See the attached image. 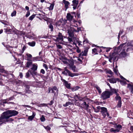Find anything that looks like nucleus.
<instances>
[{
	"instance_id": "nucleus-54",
	"label": "nucleus",
	"mask_w": 133,
	"mask_h": 133,
	"mask_svg": "<svg viewBox=\"0 0 133 133\" xmlns=\"http://www.w3.org/2000/svg\"><path fill=\"white\" fill-rule=\"evenodd\" d=\"M43 66L46 69V70H47L48 69V67L47 66V65L45 64H44L43 65Z\"/></svg>"
},
{
	"instance_id": "nucleus-8",
	"label": "nucleus",
	"mask_w": 133,
	"mask_h": 133,
	"mask_svg": "<svg viewBox=\"0 0 133 133\" xmlns=\"http://www.w3.org/2000/svg\"><path fill=\"white\" fill-rule=\"evenodd\" d=\"M72 6H73V8L74 10L77 8L78 4V1L77 0H74L72 1Z\"/></svg>"
},
{
	"instance_id": "nucleus-13",
	"label": "nucleus",
	"mask_w": 133,
	"mask_h": 133,
	"mask_svg": "<svg viewBox=\"0 0 133 133\" xmlns=\"http://www.w3.org/2000/svg\"><path fill=\"white\" fill-rule=\"evenodd\" d=\"M62 81L64 82L63 84L64 85L65 87L69 89L70 88V84L68 83V82L66 81L64 79H63Z\"/></svg>"
},
{
	"instance_id": "nucleus-15",
	"label": "nucleus",
	"mask_w": 133,
	"mask_h": 133,
	"mask_svg": "<svg viewBox=\"0 0 133 133\" xmlns=\"http://www.w3.org/2000/svg\"><path fill=\"white\" fill-rule=\"evenodd\" d=\"M59 59L60 60H62V61L64 64H66L68 63L67 61V59L66 58H65L63 57H60Z\"/></svg>"
},
{
	"instance_id": "nucleus-9",
	"label": "nucleus",
	"mask_w": 133,
	"mask_h": 133,
	"mask_svg": "<svg viewBox=\"0 0 133 133\" xmlns=\"http://www.w3.org/2000/svg\"><path fill=\"white\" fill-rule=\"evenodd\" d=\"M64 37L65 38V37ZM63 37L62 36V34L60 32H59L58 37L56 38V41H63Z\"/></svg>"
},
{
	"instance_id": "nucleus-47",
	"label": "nucleus",
	"mask_w": 133,
	"mask_h": 133,
	"mask_svg": "<svg viewBox=\"0 0 133 133\" xmlns=\"http://www.w3.org/2000/svg\"><path fill=\"white\" fill-rule=\"evenodd\" d=\"M76 46L77 48V49L76 50V51L78 53H79L80 52H81V50L79 49V48L77 46Z\"/></svg>"
},
{
	"instance_id": "nucleus-14",
	"label": "nucleus",
	"mask_w": 133,
	"mask_h": 133,
	"mask_svg": "<svg viewBox=\"0 0 133 133\" xmlns=\"http://www.w3.org/2000/svg\"><path fill=\"white\" fill-rule=\"evenodd\" d=\"M64 69V71L62 72V73L66 75H67L68 74H67V73L66 72V71H67V73L68 74V75L69 76L71 73L70 71L67 69V67H65Z\"/></svg>"
},
{
	"instance_id": "nucleus-38",
	"label": "nucleus",
	"mask_w": 133,
	"mask_h": 133,
	"mask_svg": "<svg viewBox=\"0 0 133 133\" xmlns=\"http://www.w3.org/2000/svg\"><path fill=\"white\" fill-rule=\"evenodd\" d=\"M79 88V87L78 86H76L75 87H73L72 89V91H76L78 90V89Z\"/></svg>"
},
{
	"instance_id": "nucleus-23",
	"label": "nucleus",
	"mask_w": 133,
	"mask_h": 133,
	"mask_svg": "<svg viewBox=\"0 0 133 133\" xmlns=\"http://www.w3.org/2000/svg\"><path fill=\"white\" fill-rule=\"evenodd\" d=\"M92 53L94 55L98 54V52L97 51V50L96 49V48H94L92 50Z\"/></svg>"
},
{
	"instance_id": "nucleus-18",
	"label": "nucleus",
	"mask_w": 133,
	"mask_h": 133,
	"mask_svg": "<svg viewBox=\"0 0 133 133\" xmlns=\"http://www.w3.org/2000/svg\"><path fill=\"white\" fill-rule=\"evenodd\" d=\"M88 50L87 49H86L84 50L83 52H82L81 53L79 54V56L82 55V56H86L87 55Z\"/></svg>"
},
{
	"instance_id": "nucleus-36",
	"label": "nucleus",
	"mask_w": 133,
	"mask_h": 133,
	"mask_svg": "<svg viewBox=\"0 0 133 133\" xmlns=\"http://www.w3.org/2000/svg\"><path fill=\"white\" fill-rule=\"evenodd\" d=\"M117 66H116L115 68H114L113 71L116 74H117V73L118 72V70L117 69Z\"/></svg>"
},
{
	"instance_id": "nucleus-41",
	"label": "nucleus",
	"mask_w": 133,
	"mask_h": 133,
	"mask_svg": "<svg viewBox=\"0 0 133 133\" xmlns=\"http://www.w3.org/2000/svg\"><path fill=\"white\" fill-rule=\"evenodd\" d=\"M35 15H33L30 16L29 18V19L30 20H32L35 17Z\"/></svg>"
},
{
	"instance_id": "nucleus-25",
	"label": "nucleus",
	"mask_w": 133,
	"mask_h": 133,
	"mask_svg": "<svg viewBox=\"0 0 133 133\" xmlns=\"http://www.w3.org/2000/svg\"><path fill=\"white\" fill-rule=\"evenodd\" d=\"M37 66L35 64L33 65L32 67L31 68V69L34 71H36L37 70Z\"/></svg>"
},
{
	"instance_id": "nucleus-60",
	"label": "nucleus",
	"mask_w": 133,
	"mask_h": 133,
	"mask_svg": "<svg viewBox=\"0 0 133 133\" xmlns=\"http://www.w3.org/2000/svg\"><path fill=\"white\" fill-rule=\"evenodd\" d=\"M101 108L102 107H101L100 106H98L97 107V109H98L99 110L101 109Z\"/></svg>"
},
{
	"instance_id": "nucleus-45",
	"label": "nucleus",
	"mask_w": 133,
	"mask_h": 133,
	"mask_svg": "<svg viewBox=\"0 0 133 133\" xmlns=\"http://www.w3.org/2000/svg\"><path fill=\"white\" fill-rule=\"evenodd\" d=\"M16 14V11H14L11 14V16L12 17L15 16Z\"/></svg>"
},
{
	"instance_id": "nucleus-44",
	"label": "nucleus",
	"mask_w": 133,
	"mask_h": 133,
	"mask_svg": "<svg viewBox=\"0 0 133 133\" xmlns=\"http://www.w3.org/2000/svg\"><path fill=\"white\" fill-rule=\"evenodd\" d=\"M49 28L51 29V31H52L53 30V25L51 24H50L49 25Z\"/></svg>"
},
{
	"instance_id": "nucleus-22",
	"label": "nucleus",
	"mask_w": 133,
	"mask_h": 133,
	"mask_svg": "<svg viewBox=\"0 0 133 133\" xmlns=\"http://www.w3.org/2000/svg\"><path fill=\"white\" fill-rule=\"evenodd\" d=\"M63 3L65 4V8L66 9L68 8L69 7V5L70 4L69 2L68 1H64Z\"/></svg>"
},
{
	"instance_id": "nucleus-21",
	"label": "nucleus",
	"mask_w": 133,
	"mask_h": 133,
	"mask_svg": "<svg viewBox=\"0 0 133 133\" xmlns=\"http://www.w3.org/2000/svg\"><path fill=\"white\" fill-rule=\"evenodd\" d=\"M67 18L68 20L71 21L73 18V16L69 13L67 14Z\"/></svg>"
},
{
	"instance_id": "nucleus-12",
	"label": "nucleus",
	"mask_w": 133,
	"mask_h": 133,
	"mask_svg": "<svg viewBox=\"0 0 133 133\" xmlns=\"http://www.w3.org/2000/svg\"><path fill=\"white\" fill-rule=\"evenodd\" d=\"M110 91H109V92L110 94L111 95H112L114 94H118L117 93L118 91V90L112 88L110 89Z\"/></svg>"
},
{
	"instance_id": "nucleus-32",
	"label": "nucleus",
	"mask_w": 133,
	"mask_h": 133,
	"mask_svg": "<svg viewBox=\"0 0 133 133\" xmlns=\"http://www.w3.org/2000/svg\"><path fill=\"white\" fill-rule=\"evenodd\" d=\"M106 72L107 73L111 75H112L113 74V72L110 69L107 70Z\"/></svg>"
},
{
	"instance_id": "nucleus-61",
	"label": "nucleus",
	"mask_w": 133,
	"mask_h": 133,
	"mask_svg": "<svg viewBox=\"0 0 133 133\" xmlns=\"http://www.w3.org/2000/svg\"><path fill=\"white\" fill-rule=\"evenodd\" d=\"M53 103V101L52 100L50 102V103H49L48 104L49 105H51Z\"/></svg>"
},
{
	"instance_id": "nucleus-37",
	"label": "nucleus",
	"mask_w": 133,
	"mask_h": 133,
	"mask_svg": "<svg viewBox=\"0 0 133 133\" xmlns=\"http://www.w3.org/2000/svg\"><path fill=\"white\" fill-rule=\"evenodd\" d=\"M40 120L42 122H43L45 121V119L43 115L40 118Z\"/></svg>"
},
{
	"instance_id": "nucleus-7",
	"label": "nucleus",
	"mask_w": 133,
	"mask_h": 133,
	"mask_svg": "<svg viewBox=\"0 0 133 133\" xmlns=\"http://www.w3.org/2000/svg\"><path fill=\"white\" fill-rule=\"evenodd\" d=\"M10 117L13 116H15L17 115L18 114V111L15 110H8Z\"/></svg>"
},
{
	"instance_id": "nucleus-11",
	"label": "nucleus",
	"mask_w": 133,
	"mask_h": 133,
	"mask_svg": "<svg viewBox=\"0 0 133 133\" xmlns=\"http://www.w3.org/2000/svg\"><path fill=\"white\" fill-rule=\"evenodd\" d=\"M69 66L70 68L72 69L74 72H77V69L73 64H69Z\"/></svg>"
},
{
	"instance_id": "nucleus-19",
	"label": "nucleus",
	"mask_w": 133,
	"mask_h": 133,
	"mask_svg": "<svg viewBox=\"0 0 133 133\" xmlns=\"http://www.w3.org/2000/svg\"><path fill=\"white\" fill-rule=\"evenodd\" d=\"M128 88L130 90L131 92L133 94V85L128 84Z\"/></svg>"
},
{
	"instance_id": "nucleus-63",
	"label": "nucleus",
	"mask_w": 133,
	"mask_h": 133,
	"mask_svg": "<svg viewBox=\"0 0 133 133\" xmlns=\"http://www.w3.org/2000/svg\"><path fill=\"white\" fill-rule=\"evenodd\" d=\"M99 111V110L97 109V108L95 110V112H98Z\"/></svg>"
},
{
	"instance_id": "nucleus-29",
	"label": "nucleus",
	"mask_w": 133,
	"mask_h": 133,
	"mask_svg": "<svg viewBox=\"0 0 133 133\" xmlns=\"http://www.w3.org/2000/svg\"><path fill=\"white\" fill-rule=\"evenodd\" d=\"M28 44L30 46H34L35 44V42H29Z\"/></svg>"
},
{
	"instance_id": "nucleus-35",
	"label": "nucleus",
	"mask_w": 133,
	"mask_h": 133,
	"mask_svg": "<svg viewBox=\"0 0 133 133\" xmlns=\"http://www.w3.org/2000/svg\"><path fill=\"white\" fill-rule=\"evenodd\" d=\"M26 56L28 57V60H29L31 58L32 56L31 55L27 54H26Z\"/></svg>"
},
{
	"instance_id": "nucleus-48",
	"label": "nucleus",
	"mask_w": 133,
	"mask_h": 133,
	"mask_svg": "<svg viewBox=\"0 0 133 133\" xmlns=\"http://www.w3.org/2000/svg\"><path fill=\"white\" fill-rule=\"evenodd\" d=\"M56 46L57 48L59 49H61L62 48V46L59 45H58L56 44Z\"/></svg>"
},
{
	"instance_id": "nucleus-28",
	"label": "nucleus",
	"mask_w": 133,
	"mask_h": 133,
	"mask_svg": "<svg viewBox=\"0 0 133 133\" xmlns=\"http://www.w3.org/2000/svg\"><path fill=\"white\" fill-rule=\"evenodd\" d=\"M54 3H52L50 5L49 8V10H53L54 8Z\"/></svg>"
},
{
	"instance_id": "nucleus-46",
	"label": "nucleus",
	"mask_w": 133,
	"mask_h": 133,
	"mask_svg": "<svg viewBox=\"0 0 133 133\" xmlns=\"http://www.w3.org/2000/svg\"><path fill=\"white\" fill-rule=\"evenodd\" d=\"M121 84L122 85H124L126 84V82L125 81H121L120 82Z\"/></svg>"
},
{
	"instance_id": "nucleus-55",
	"label": "nucleus",
	"mask_w": 133,
	"mask_h": 133,
	"mask_svg": "<svg viewBox=\"0 0 133 133\" xmlns=\"http://www.w3.org/2000/svg\"><path fill=\"white\" fill-rule=\"evenodd\" d=\"M0 71L2 72L5 73V71L3 69H0Z\"/></svg>"
},
{
	"instance_id": "nucleus-6",
	"label": "nucleus",
	"mask_w": 133,
	"mask_h": 133,
	"mask_svg": "<svg viewBox=\"0 0 133 133\" xmlns=\"http://www.w3.org/2000/svg\"><path fill=\"white\" fill-rule=\"evenodd\" d=\"M83 108L88 112H90V109L89 108V103H87L85 102H83L81 104Z\"/></svg>"
},
{
	"instance_id": "nucleus-16",
	"label": "nucleus",
	"mask_w": 133,
	"mask_h": 133,
	"mask_svg": "<svg viewBox=\"0 0 133 133\" xmlns=\"http://www.w3.org/2000/svg\"><path fill=\"white\" fill-rule=\"evenodd\" d=\"M109 82L111 83H114L117 82V79L115 78H109L108 79Z\"/></svg>"
},
{
	"instance_id": "nucleus-17",
	"label": "nucleus",
	"mask_w": 133,
	"mask_h": 133,
	"mask_svg": "<svg viewBox=\"0 0 133 133\" xmlns=\"http://www.w3.org/2000/svg\"><path fill=\"white\" fill-rule=\"evenodd\" d=\"M36 115V113L35 112H32V116H29L28 118V119L30 121H32Z\"/></svg>"
},
{
	"instance_id": "nucleus-10",
	"label": "nucleus",
	"mask_w": 133,
	"mask_h": 133,
	"mask_svg": "<svg viewBox=\"0 0 133 133\" xmlns=\"http://www.w3.org/2000/svg\"><path fill=\"white\" fill-rule=\"evenodd\" d=\"M92 46L96 47V49L97 50V51L98 52H101L102 51V50L101 49V48H102L103 49H105V48H106V47H104L102 46H98L97 45H94V44H93L92 45Z\"/></svg>"
},
{
	"instance_id": "nucleus-5",
	"label": "nucleus",
	"mask_w": 133,
	"mask_h": 133,
	"mask_svg": "<svg viewBox=\"0 0 133 133\" xmlns=\"http://www.w3.org/2000/svg\"><path fill=\"white\" fill-rule=\"evenodd\" d=\"M101 112L102 115L103 116L104 118H105L106 114L108 117H109V118H111V117H109V114L107 112V109L104 107H102L101 108Z\"/></svg>"
},
{
	"instance_id": "nucleus-39",
	"label": "nucleus",
	"mask_w": 133,
	"mask_h": 133,
	"mask_svg": "<svg viewBox=\"0 0 133 133\" xmlns=\"http://www.w3.org/2000/svg\"><path fill=\"white\" fill-rule=\"evenodd\" d=\"M48 104L45 103H43L40 104L38 106L39 107H46L47 106Z\"/></svg>"
},
{
	"instance_id": "nucleus-30",
	"label": "nucleus",
	"mask_w": 133,
	"mask_h": 133,
	"mask_svg": "<svg viewBox=\"0 0 133 133\" xmlns=\"http://www.w3.org/2000/svg\"><path fill=\"white\" fill-rule=\"evenodd\" d=\"M78 75V73H72L71 72L69 76L72 77L75 76H77Z\"/></svg>"
},
{
	"instance_id": "nucleus-58",
	"label": "nucleus",
	"mask_w": 133,
	"mask_h": 133,
	"mask_svg": "<svg viewBox=\"0 0 133 133\" xmlns=\"http://www.w3.org/2000/svg\"><path fill=\"white\" fill-rule=\"evenodd\" d=\"M2 79H0V85H3V83L2 82Z\"/></svg>"
},
{
	"instance_id": "nucleus-57",
	"label": "nucleus",
	"mask_w": 133,
	"mask_h": 133,
	"mask_svg": "<svg viewBox=\"0 0 133 133\" xmlns=\"http://www.w3.org/2000/svg\"><path fill=\"white\" fill-rule=\"evenodd\" d=\"M77 98L78 99H80V97H79L78 96L76 95H75V96H74V98Z\"/></svg>"
},
{
	"instance_id": "nucleus-42",
	"label": "nucleus",
	"mask_w": 133,
	"mask_h": 133,
	"mask_svg": "<svg viewBox=\"0 0 133 133\" xmlns=\"http://www.w3.org/2000/svg\"><path fill=\"white\" fill-rule=\"evenodd\" d=\"M74 44H75L76 46V45L77 44L78 45V46H80V45H82L81 44L80 42H76H76H73ZM82 42H81V43H82Z\"/></svg>"
},
{
	"instance_id": "nucleus-20",
	"label": "nucleus",
	"mask_w": 133,
	"mask_h": 133,
	"mask_svg": "<svg viewBox=\"0 0 133 133\" xmlns=\"http://www.w3.org/2000/svg\"><path fill=\"white\" fill-rule=\"evenodd\" d=\"M116 96L115 97V99L116 101H121V97L119 96V94L118 93L116 94Z\"/></svg>"
},
{
	"instance_id": "nucleus-24",
	"label": "nucleus",
	"mask_w": 133,
	"mask_h": 133,
	"mask_svg": "<svg viewBox=\"0 0 133 133\" xmlns=\"http://www.w3.org/2000/svg\"><path fill=\"white\" fill-rule=\"evenodd\" d=\"M120 55L121 57H125L126 56V53L124 52H122L120 54Z\"/></svg>"
},
{
	"instance_id": "nucleus-49",
	"label": "nucleus",
	"mask_w": 133,
	"mask_h": 133,
	"mask_svg": "<svg viewBox=\"0 0 133 133\" xmlns=\"http://www.w3.org/2000/svg\"><path fill=\"white\" fill-rule=\"evenodd\" d=\"M123 30H122L121 31H120V32L119 33V35H118V37L119 38V36L120 35L122 34L123 32Z\"/></svg>"
},
{
	"instance_id": "nucleus-51",
	"label": "nucleus",
	"mask_w": 133,
	"mask_h": 133,
	"mask_svg": "<svg viewBox=\"0 0 133 133\" xmlns=\"http://www.w3.org/2000/svg\"><path fill=\"white\" fill-rule=\"evenodd\" d=\"M30 15V12H29V11H27V13L25 15L26 17H28V16H29Z\"/></svg>"
},
{
	"instance_id": "nucleus-64",
	"label": "nucleus",
	"mask_w": 133,
	"mask_h": 133,
	"mask_svg": "<svg viewBox=\"0 0 133 133\" xmlns=\"http://www.w3.org/2000/svg\"><path fill=\"white\" fill-rule=\"evenodd\" d=\"M26 48V46H24L23 47V48H22V50H23V51H24L25 50V49Z\"/></svg>"
},
{
	"instance_id": "nucleus-62",
	"label": "nucleus",
	"mask_w": 133,
	"mask_h": 133,
	"mask_svg": "<svg viewBox=\"0 0 133 133\" xmlns=\"http://www.w3.org/2000/svg\"><path fill=\"white\" fill-rule=\"evenodd\" d=\"M130 130L131 131H132L133 130V126H131L130 128Z\"/></svg>"
},
{
	"instance_id": "nucleus-52",
	"label": "nucleus",
	"mask_w": 133,
	"mask_h": 133,
	"mask_svg": "<svg viewBox=\"0 0 133 133\" xmlns=\"http://www.w3.org/2000/svg\"><path fill=\"white\" fill-rule=\"evenodd\" d=\"M12 30L11 29L7 28L6 29V32H11Z\"/></svg>"
},
{
	"instance_id": "nucleus-26",
	"label": "nucleus",
	"mask_w": 133,
	"mask_h": 133,
	"mask_svg": "<svg viewBox=\"0 0 133 133\" xmlns=\"http://www.w3.org/2000/svg\"><path fill=\"white\" fill-rule=\"evenodd\" d=\"M29 72L31 74L32 76H33V75H36L37 72H35L34 71H33L31 70H29Z\"/></svg>"
},
{
	"instance_id": "nucleus-1",
	"label": "nucleus",
	"mask_w": 133,
	"mask_h": 133,
	"mask_svg": "<svg viewBox=\"0 0 133 133\" xmlns=\"http://www.w3.org/2000/svg\"><path fill=\"white\" fill-rule=\"evenodd\" d=\"M10 117L8 110L3 112L0 117V123L1 124L6 123V122L13 121V120Z\"/></svg>"
},
{
	"instance_id": "nucleus-31",
	"label": "nucleus",
	"mask_w": 133,
	"mask_h": 133,
	"mask_svg": "<svg viewBox=\"0 0 133 133\" xmlns=\"http://www.w3.org/2000/svg\"><path fill=\"white\" fill-rule=\"evenodd\" d=\"M72 104V103H71L69 102H66L65 104H64L63 105L64 107H66L68 106L69 105H71Z\"/></svg>"
},
{
	"instance_id": "nucleus-3",
	"label": "nucleus",
	"mask_w": 133,
	"mask_h": 133,
	"mask_svg": "<svg viewBox=\"0 0 133 133\" xmlns=\"http://www.w3.org/2000/svg\"><path fill=\"white\" fill-rule=\"evenodd\" d=\"M114 127L115 129L112 128L110 129V131L111 132H119L120 130L122 129V126L120 125H117V124H115V126L114 125Z\"/></svg>"
},
{
	"instance_id": "nucleus-50",
	"label": "nucleus",
	"mask_w": 133,
	"mask_h": 133,
	"mask_svg": "<svg viewBox=\"0 0 133 133\" xmlns=\"http://www.w3.org/2000/svg\"><path fill=\"white\" fill-rule=\"evenodd\" d=\"M40 72L41 73H42L43 74H44L45 73V71L43 69H41L40 71Z\"/></svg>"
},
{
	"instance_id": "nucleus-43",
	"label": "nucleus",
	"mask_w": 133,
	"mask_h": 133,
	"mask_svg": "<svg viewBox=\"0 0 133 133\" xmlns=\"http://www.w3.org/2000/svg\"><path fill=\"white\" fill-rule=\"evenodd\" d=\"M29 73H30L29 72V70H28V72L26 73V78H28L30 76V75Z\"/></svg>"
},
{
	"instance_id": "nucleus-59",
	"label": "nucleus",
	"mask_w": 133,
	"mask_h": 133,
	"mask_svg": "<svg viewBox=\"0 0 133 133\" xmlns=\"http://www.w3.org/2000/svg\"><path fill=\"white\" fill-rule=\"evenodd\" d=\"M81 30V28L80 27L78 28H77V32H79V31Z\"/></svg>"
},
{
	"instance_id": "nucleus-4",
	"label": "nucleus",
	"mask_w": 133,
	"mask_h": 133,
	"mask_svg": "<svg viewBox=\"0 0 133 133\" xmlns=\"http://www.w3.org/2000/svg\"><path fill=\"white\" fill-rule=\"evenodd\" d=\"M73 29H69L68 30V33L70 37V38L69 37L68 39V40L69 42H72L73 41L74 42H79L78 40H76V41L75 39H76L75 38L73 37H72L73 35Z\"/></svg>"
},
{
	"instance_id": "nucleus-2",
	"label": "nucleus",
	"mask_w": 133,
	"mask_h": 133,
	"mask_svg": "<svg viewBox=\"0 0 133 133\" xmlns=\"http://www.w3.org/2000/svg\"><path fill=\"white\" fill-rule=\"evenodd\" d=\"M110 95H111L109 91H106L102 93L101 98L103 100H105L109 98Z\"/></svg>"
},
{
	"instance_id": "nucleus-40",
	"label": "nucleus",
	"mask_w": 133,
	"mask_h": 133,
	"mask_svg": "<svg viewBox=\"0 0 133 133\" xmlns=\"http://www.w3.org/2000/svg\"><path fill=\"white\" fill-rule=\"evenodd\" d=\"M51 89H53V90H56V92L58 93V90L57 89V87L56 86L53 87L52 88H51Z\"/></svg>"
},
{
	"instance_id": "nucleus-34",
	"label": "nucleus",
	"mask_w": 133,
	"mask_h": 133,
	"mask_svg": "<svg viewBox=\"0 0 133 133\" xmlns=\"http://www.w3.org/2000/svg\"><path fill=\"white\" fill-rule=\"evenodd\" d=\"M32 64L31 61L28 62H27L26 67H29V66Z\"/></svg>"
},
{
	"instance_id": "nucleus-27",
	"label": "nucleus",
	"mask_w": 133,
	"mask_h": 133,
	"mask_svg": "<svg viewBox=\"0 0 133 133\" xmlns=\"http://www.w3.org/2000/svg\"><path fill=\"white\" fill-rule=\"evenodd\" d=\"M95 88L96 89L98 90L99 93L100 94L102 92V91L100 87L97 86H96L95 87Z\"/></svg>"
},
{
	"instance_id": "nucleus-56",
	"label": "nucleus",
	"mask_w": 133,
	"mask_h": 133,
	"mask_svg": "<svg viewBox=\"0 0 133 133\" xmlns=\"http://www.w3.org/2000/svg\"><path fill=\"white\" fill-rule=\"evenodd\" d=\"M19 76L21 78H22L23 77V75L22 72H20L19 74Z\"/></svg>"
},
{
	"instance_id": "nucleus-33",
	"label": "nucleus",
	"mask_w": 133,
	"mask_h": 133,
	"mask_svg": "<svg viewBox=\"0 0 133 133\" xmlns=\"http://www.w3.org/2000/svg\"><path fill=\"white\" fill-rule=\"evenodd\" d=\"M122 104L121 101H118L116 106L117 108H120L121 107V105Z\"/></svg>"
},
{
	"instance_id": "nucleus-53",
	"label": "nucleus",
	"mask_w": 133,
	"mask_h": 133,
	"mask_svg": "<svg viewBox=\"0 0 133 133\" xmlns=\"http://www.w3.org/2000/svg\"><path fill=\"white\" fill-rule=\"evenodd\" d=\"M44 127L47 130H50V127H49V126H47L46 127Z\"/></svg>"
}]
</instances>
